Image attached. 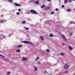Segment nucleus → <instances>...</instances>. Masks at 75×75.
Here are the masks:
<instances>
[{
	"label": "nucleus",
	"instance_id": "f257e3e1",
	"mask_svg": "<svg viewBox=\"0 0 75 75\" xmlns=\"http://www.w3.org/2000/svg\"><path fill=\"white\" fill-rule=\"evenodd\" d=\"M30 12L33 14H38V13L37 12H36V11H35L34 10H30Z\"/></svg>",
	"mask_w": 75,
	"mask_h": 75
},
{
	"label": "nucleus",
	"instance_id": "f03ea898",
	"mask_svg": "<svg viewBox=\"0 0 75 75\" xmlns=\"http://www.w3.org/2000/svg\"><path fill=\"white\" fill-rule=\"evenodd\" d=\"M23 42L25 43V44H29L30 45H33V44L32 43H31V42H29L25 41Z\"/></svg>",
	"mask_w": 75,
	"mask_h": 75
},
{
	"label": "nucleus",
	"instance_id": "7ed1b4c3",
	"mask_svg": "<svg viewBox=\"0 0 75 75\" xmlns=\"http://www.w3.org/2000/svg\"><path fill=\"white\" fill-rule=\"evenodd\" d=\"M69 67V66L67 64H66L64 65V69H68V67Z\"/></svg>",
	"mask_w": 75,
	"mask_h": 75
},
{
	"label": "nucleus",
	"instance_id": "20e7f679",
	"mask_svg": "<svg viewBox=\"0 0 75 75\" xmlns=\"http://www.w3.org/2000/svg\"><path fill=\"white\" fill-rule=\"evenodd\" d=\"M62 37L63 40H64V41H67V39H66V38L65 36L64 35H62Z\"/></svg>",
	"mask_w": 75,
	"mask_h": 75
},
{
	"label": "nucleus",
	"instance_id": "39448f33",
	"mask_svg": "<svg viewBox=\"0 0 75 75\" xmlns=\"http://www.w3.org/2000/svg\"><path fill=\"white\" fill-rule=\"evenodd\" d=\"M15 5H16V6H20V4L17 3L15 4Z\"/></svg>",
	"mask_w": 75,
	"mask_h": 75
},
{
	"label": "nucleus",
	"instance_id": "423d86ee",
	"mask_svg": "<svg viewBox=\"0 0 75 75\" xmlns=\"http://www.w3.org/2000/svg\"><path fill=\"white\" fill-rule=\"evenodd\" d=\"M67 12H70V11H71V9H68L67 10Z\"/></svg>",
	"mask_w": 75,
	"mask_h": 75
},
{
	"label": "nucleus",
	"instance_id": "0eeeda50",
	"mask_svg": "<svg viewBox=\"0 0 75 75\" xmlns=\"http://www.w3.org/2000/svg\"><path fill=\"white\" fill-rule=\"evenodd\" d=\"M22 60L23 61H26V60H27V58H23L22 59Z\"/></svg>",
	"mask_w": 75,
	"mask_h": 75
},
{
	"label": "nucleus",
	"instance_id": "6e6552de",
	"mask_svg": "<svg viewBox=\"0 0 75 75\" xmlns=\"http://www.w3.org/2000/svg\"><path fill=\"white\" fill-rule=\"evenodd\" d=\"M40 38L43 41L44 40V38H43V37L42 36H40Z\"/></svg>",
	"mask_w": 75,
	"mask_h": 75
},
{
	"label": "nucleus",
	"instance_id": "1a4fd4ad",
	"mask_svg": "<svg viewBox=\"0 0 75 75\" xmlns=\"http://www.w3.org/2000/svg\"><path fill=\"white\" fill-rule=\"evenodd\" d=\"M68 47H69V50H72V47H70L69 46H68Z\"/></svg>",
	"mask_w": 75,
	"mask_h": 75
},
{
	"label": "nucleus",
	"instance_id": "9d476101",
	"mask_svg": "<svg viewBox=\"0 0 75 75\" xmlns=\"http://www.w3.org/2000/svg\"><path fill=\"white\" fill-rule=\"evenodd\" d=\"M22 24H25V21H22Z\"/></svg>",
	"mask_w": 75,
	"mask_h": 75
},
{
	"label": "nucleus",
	"instance_id": "9b49d317",
	"mask_svg": "<svg viewBox=\"0 0 75 75\" xmlns=\"http://www.w3.org/2000/svg\"><path fill=\"white\" fill-rule=\"evenodd\" d=\"M50 37H53L54 36V35H52V33H50Z\"/></svg>",
	"mask_w": 75,
	"mask_h": 75
},
{
	"label": "nucleus",
	"instance_id": "f8f14e48",
	"mask_svg": "<svg viewBox=\"0 0 75 75\" xmlns=\"http://www.w3.org/2000/svg\"><path fill=\"white\" fill-rule=\"evenodd\" d=\"M20 50L18 49V50H16V52H20Z\"/></svg>",
	"mask_w": 75,
	"mask_h": 75
},
{
	"label": "nucleus",
	"instance_id": "ddd939ff",
	"mask_svg": "<svg viewBox=\"0 0 75 75\" xmlns=\"http://www.w3.org/2000/svg\"><path fill=\"white\" fill-rule=\"evenodd\" d=\"M10 73H11V72H7L6 75H9L10 74Z\"/></svg>",
	"mask_w": 75,
	"mask_h": 75
},
{
	"label": "nucleus",
	"instance_id": "4468645a",
	"mask_svg": "<svg viewBox=\"0 0 75 75\" xmlns=\"http://www.w3.org/2000/svg\"><path fill=\"white\" fill-rule=\"evenodd\" d=\"M44 7H45V5H42L41 6V8H44Z\"/></svg>",
	"mask_w": 75,
	"mask_h": 75
},
{
	"label": "nucleus",
	"instance_id": "2eb2a0df",
	"mask_svg": "<svg viewBox=\"0 0 75 75\" xmlns=\"http://www.w3.org/2000/svg\"><path fill=\"white\" fill-rule=\"evenodd\" d=\"M1 23H3L4 22V21L3 20H1Z\"/></svg>",
	"mask_w": 75,
	"mask_h": 75
},
{
	"label": "nucleus",
	"instance_id": "dca6fc26",
	"mask_svg": "<svg viewBox=\"0 0 75 75\" xmlns=\"http://www.w3.org/2000/svg\"><path fill=\"white\" fill-rule=\"evenodd\" d=\"M38 59H39V57H37L35 59V61H37V60Z\"/></svg>",
	"mask_w": 75,
	"mask_h": 75
},
{
	"label": "nucleus",
	"instance_id": "f3484780",
	"mask_svg": "<svg viewBox=\"0 0 75 75\" xmlns=\"http://www.w3.org/2000/svg\"><path fill=\"white\" fill-rule=\"evenodd\" d=\"M34 68H35V71H36L37 70V68L36 67H34Z\"/></svg>",
	"mask_w": 75,
	"mask_h": 75
},
{
	"label": "nucleus",
	"instance_id": "a211bd4d",
	"mask_svg": "<svg viewBox=\"0 0 75 75\" xmlns=\"http://www.w3.org/2000/svg\"><path fill=\"white\" fill-rule=\"evenodd\" d=\"M46 51L47 52H50V50H49L48 49H47L46 50Z\"/></svg>",
	"mask_w": 75,
	"mask_h": 75
},
{
	"label": "nucleus",
	"instance_id": "6ab92c4d",
	"mask_svg": "<svg viewBox=\"0 0 75 75\" xmlns=\"http://www.w3.org/2000/svg\"><path fill=\"white\" fill-rule=\"evenodd\" d=\"M67 0H65L64 1V3H67Z\"/></svg>",
	"mask_w": 75,
	"mask_h": 75
},
{
	"label": "nucleus",
	"instance_id": "aec40b11",
	"mask_svg": "<svg viewBox=\"0 0 75 75\" xmlns=\"http://www.w3.org/2000/svg\"><path fill=\"white\" fill-rule=\"evenodd\" d=\"M48 8H49V7H47L45 8V9H46V10H48Z\"/></svg>",
	"mask_w": 75,
	"mask_h": 75
},
{
	"label": "nucleus",
	"instance_id": "412c9836",
	"mask_svg": "<svg viewBox=\"0 0 75 75\" xmlns=\"http://www.w3.org/2000/svg\"><path fill=\"white\" fill-rule=\"evenodd\" d=\"M25 28V29L26 30H29V28Z\"/></svg>",
	"mask_w": 75,
	"mask_h": 75
},
{
	"label": "nucleus",
	"instance_id": "4be33fe9",
	"mask_svg": "<svg viewBox=\"0 0 75 75\" xmlns=\"http://www.w3.org/2000/svg\"><path fill=\"white\" fill-rule=\"evenodd\" d=\"M38 3H39V2H38V1L35 2L36 4H38Z\"/></svg>",
	"mask_w": 75,
	"mask_h": 75
},
{
	"label": "nucleus",
	"instance_id": "5701e85b",
	"mask_svg": "<svg viewBox=\"0 0 75 75\" xmlns=\"http://www.w3.org/2000/svg\"><path fill=\"white\" fill-rule=\"evenodd\" d=\"M60 55H64V54L62 53H60Z\"/></svg>",
	"mask_w": 75,
	"mask_h": 75
},
{
	"label": "nucleus",
	"instance_id": "b1692460",
	"mask_svg": "<svg viewBox=\"0 0 75 75\" xmlns=\"http://www.w3.org/2000/svg\"><path fill=\"white\" fill-rule=\"evenodd\" d=\"M21 46H22V45H19L18 46H17V47H21Z\"/></svg>",
	"mask_w": 75,
	"mask_h": 75
},
{
	"label": "nucleus",
	"instance_id": "393cba45",
	"mask_svg": "<svg viewBox=\"0 0 75 75\" xmlns=\"http://www.w3.org/2000/svg\"><path fill=\"white\" fill-rule=\"evenodd\" d=\"M70 24H75V23H73V22H71L70 23Z\"/></svg>",
	"mask_w": 75,
	"mask_h": 75
},
{
	"label": "nucleus",
	"instance_id": "a878e982",
	"mask_svg": "<svg viewBox=\"0 0 75 75\" xmlns=\"http://www.w3.org/2000/svg\"><path fill=\"white\" fill-rule=\"evenodd\" d=\"M58 11V9L56 8L55 9V11Z\"/></svg>",
	"mask_w": 75,
	"mask_h": 75
},
{
	"label": "nucleus",
	"instance_id": "bb28decb",
	"mask_svg": "<svg viewBox=\"0 0 75 75\" xmlns=\"http://www.w3.org/2000/svg\"><path fill=\"white\" fill-rule=\"evenodd\" d=\"M54 14V12H51V14Z\"/></svg>",
	"mask_w": 75,
	"mask_h": 75
},
{
	"label": "nucleus",
	"instance_id": "cd10ccee",
	"mask_svg": "<svg viewBox=\"0 0 75 75\" xmlns=\"http://www.w3.org/2000/svg\"><path fill=\"white\" fill-rule=\"evenodd\" d=\"M71 1H72V0H69V1L70 3H71Z\"/></svg>",
	"mask_w": 75,
	"mask_h": 75
},
{
	"label": "nucleus",
	"instance_id": "c85d7f7f",
	"mask_svg": "<svg viewBox=\"0 0 75 75\" xmlns=\"http://www.w3.org/2000/svg\"><path fill=\"white\" fill-rule=\"evenodd\" d=\"M17 15H19V14H20V13H19V12H17Z\"/></svg>",
	"mask_w": 75,
	"mask_h": 75
},
{
	"label": "nucleus",
	"instance_id": "c756f323",
	"mask_svg": "<svg viewBox=\"0 0 75 75\" xmlns=\"http://www.w3.org/2000/svg\"><path fill=\"white\" fill-rule=\"evenodd\" d=\"M18 11H21V9H19L18 10Z\"/></svg>",
	"mask_w": 75,
	"mask_h": 75
},
{
	"label": "nucleus",
	"instance_id": "7c9ffc66",
	"mask_svg": "<svg viewBox=\"0 0 75 75\" xmlns=\"http://www.w3.org/2000/svg\"><path fill=\"white\" fill-rule=\"evenodd\" d=\"M8 1L9 2H11V0H9Z\"/></svg>",
	"mask_w": 75,
	"mask_h": 75
},
{
	"label": "nucleus",
	"instance_id": "2f4dec72",
	"mask_svg": "<svg viewBox=\"0 0 75 75\" xmlns=\"http://www.w3.org/2000/svg\"><path fill=\"white\" fill-rule=\"evenodd\" d=\"M51 0H47V1H51Z\"/></svg>",
	"mask_w": 75,
	"mask_h": 75
},
{
	"label": "nucleus",
	"instance_id": "473e14b6",
	"mask_svg": "<svg viewBox=\"0 0 75 75\" xmlns=\"http://www.w3.org/2000/svg\"><path fill=\"white\" fill-rule=\"evenodd\" d=\"M3 17V15H1V17Z\"/></svg>",
	"mask_w": 75,
	"mask_h": 75
},
{
	"label": "nucleus",
	"instance_id": "72a5a7b5",
	"mask_svg": "<svg viewBox=\"0 0 75 75\" xmlns=\"http://www.w3.org/2000/svg\"><path fill=\"white\" fill-rule=\"evenodd\" d=\"M62 7H64V5H62Z\"/></svg>",
	"mask_w": 75,
	"mask_h": 75
},
{
	"label": "nucleus",
	"instance_id": "f704fd0d",
	"mask_svg": "<svg viewBox=\"0 0 75 75\" xmlns=\"http://www.w3.org/2000/svg\"><path fill=\"white\" fill-rule=\"evenodd\" d=\"M62 45H63V46H64V45H65V44H64V43H63V44H62Z\"/></svg>",
	"mask_w": 75,
	"mask_h": 75
},
{
	"label": "nucleus",
	"instance_id": "c9c22d12",
	"mask_svg": "<svg viewBox=\"0 0 75 75\" xmlns=\"http://www.w3.org/2000/svg\"><path fill=\"white\" fill-rule=\"evenodd\" d=\"M70 36L72 35V33H71L70 34Z\"/></svg>",
	"mask_w": 75,
	"mask_h": 75
},
{
	"label": "nucleus",
	"instance_id": "e433bc0d",
	"mask_svg": "<svg viewBox=\"0 0 75 75\" xmlns=\"http://www.w3.org/2000/svg\"><path fill=\"white\" fill-rule=\"evenodd\" d=\"M67 72H68V71H66L65 72V73H67Z\"/></svg>",
	"mask_w": 75,
	"mask_h": 75
},
{
	"label": "nucleus",
	"instance_id": "4c0bfd02",
	"mask_svg": "<svg viewBox=\"0 0 75 75\" xmlns=\"http://www.w3.org/2000/svg\"><path fill=\"white\" fill-rule=\"evenodd\" d=\"M38 64H40V62H38Z\"/></svg>",
	"mask_w": 75,
	"mask_h": 75
},
{
	"label": "nucleus",
	"instance_id": "58836bf2",
	"mask_svg": "<svg viewBox=\"0 0 75 75\" xmlns=\"http://www.w3.org/2000/svg\"><path fill=\"white\" fill-rule=\"evenodd\" d=\"M0 56H1V57H3V56L1 55V54H0Z\"/></svg>",
	"mask_w": 75,
	"mask_h": 75
},
{
	"label": "nucleus",
	"instance_id": "ea45409f",
	"mask_svg": "<svg viewBox=\"0 0 75 75\" xmlns=\"http://www.w3.org/2000/svg\"><path fill=\"white\" fill-rule=\"evenodd\" d=\"M37 0V1H39V0Z\"/></svg>",
	"mask_w": 75,
	"mask_h": 75
},
{
	"label": "nucleus",
	"instance_id": "a19ab883",
	"mask_svg": "<svg viewBox=\"0 0 75 75\" xmlns=\"http://www.w3.org/2000/svg\"><path fill=\"white\" fill-rule=\"evenodd\" d=\"M73 1H75V0H73Z\"/></svg>",
	"mask_w": 75,
	"mask_h": 75
},
{
	"label": "nucleus",
	"instance_id": "79ce46f5",
	"mask_svg": "<svg viewBox=\"0 0 75 75\" xmlns=\"http://www.w3.org/2000/svg\"><path fill=\"white\" fill-rule=\"evenodd\" d=\"M74 11H75V9H74Z\"/></svg>",
	"mask_w": 75,
	"mask_h": 75
}]
</instances>
